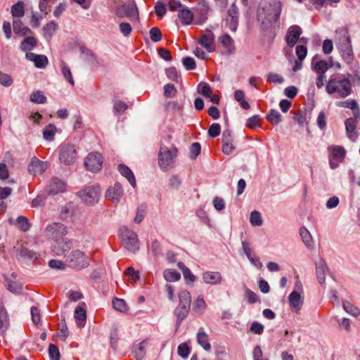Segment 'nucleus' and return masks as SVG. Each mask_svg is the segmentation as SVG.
<instances>
[{"instance_id":"nucleus-1","label":"nucleus","mask_w":360,"mask_h":360,"mask_svg":"<svg viewBox=\"0 0 360 360\" xmlns=\"http://www.w3.org/2000/svg\"><path fill=\"white\" fill-rule=\"evenodd\" d=\"M178 152L177 148L174 144L169 148L163 144L160 145L158 153V165L162 170L168 171L174 167Z\"/></svg>"},{"instance_id":"nucleus-2","label":"nucleus","mask_w":360,"mask_h":360,"mask_svg":"<svg viewBox=\"0 0 360 360\" xmlns=\"http://www.w3.org/2000/svg\"><path fill=\"white\" fill-rule=\"evenodd\" d=\"M191 304V295L188 290H181L179 293V304L174 309L176 316V326L179 327L182 321L188 316Z\"/></svg>"},{"instance_id":"nucleus-3","label":"nucleus","mask_w":360,"mask_h":360,"mask_svg":"<svg viewBox=\"0 0 360 360\" xmlns=\"http://www.w3.org/2000/svg\"><path fill=\"white\" fill-rule=\"evenodd\" d=\"M326 91L329 94L338 92L340 97L345 98L352 92L351 83L348 79H330L327 83Z\"/></svg>"},{"instance_id":"nucleus-4","label":"nucleus","mask_w":360,"mask_h":360,"mask_svg":"<svg viewBox=\"0 0 360 360\" xmlns=\"http://www.w3.org/2000/svg\"><path fill=\"white\" fill-rule=\"evenodd\" d=\"M270 0H261L257 11V21L264 35H267L270 27Z\"/></svg>"},{"instance_id":"nucleus-5","label":"nucleus","mask_w":360,"mask_h":360,"mask_svg":"<svg viewBox=\"0 0 360 360\" xmlns=\"http://www.w3.org/2000/svg\"><path fill=\"white\" fill-rule=\"evenodd\" d=\"M68 266L75 270H82L89 266V258L82 251L79 250L70 252L66 259Z\"/></svg>"},{"instance_id":"nucleus-6","label":"nucleus","mask_w":360,"mask_h":360,"mask_svg":"<svg viewBox=\"0 0 360 360\" xmlns=\"http://www.w3.org/2000/svg\"><path fill=\"white\" fill-rule=\"evenodd\" d=\"M120 236L122 245L129 251L134 253L139 249L137 235L132 230L122 227L120 229Z\"/></svg>"},{"instance_id":"nucleus-7","label":"nucleus","mask_w":360,"mask_h":360,"mask_svg":"<svg viewBox=\"0 0 360 360\" xmlns=\"http://www.w3.org/2000/svg\"><path fill=\"white\" fill-rule=\"evenodd\" d=\"M100 194L101 188L98 185L87 186L77 193L82 202L89 206L94 205L98 202Z\"/></svg>"},{"instance_id":"nucleus-8","label":"nucleus","mask_w":360,"mask_h":360,"mask_svg":"<svg viewBox=\"0 0 360 360\" xmlns=\"http://www.w3.org/2000/svg\"><path fill=\"white\" fill-rule=\"evenodd\" d=\"M77 156L76 147L70 143H64L59 147V160L65 165L75 162Z\"/></svg>"},{"instance_id":"nucleus-9","label":"nucleus","mask_w":360,"mask_h":360,"mask_svg":"<svg viewBox=\"0 0 360 360\" xmlns=\"http://www.w3.org/2000/svg\"><path fill=\"white\" fill-rule=\"evenodd\" d=\"M115 14L119 18H127L131 21H136L139 20L138 8L134 1L127 4H123L117 7L115 9Z\"/></svg>"},{"instance_id":"nucleus-10","label":"nucleus","mask_w":360,"mask_h":360,"mask_svg":"<svg viewBox=\"0 0 360 360\" xmlns=\"http://www.w3.org/2000/svg\"><path fill=\"white\" fill-rule=\"evenodd\" d=\"M67 233L66 227L61 223L49 224L44 230V235L48 238H60Z\"/></svg>"},{"instance_id":"nucleus-11","label":"nucleus","mask_w":360,"mask_h":360,"mask_svg":"<svg viewBox=\"0 0 360 360\" xmlns=\"http://www.w3.org/2000/svg\"><path fill=\"white\" fill-rule=\"evenodd\" d=\"M103 158L99 153H90L86 158L84 165L86 169L92 172H96L101 169Z\"/></svg>"},{"instance_id":"nucleus-12","label":"nucleus","mask_w":360,"mask_h":360,"mask_svg":"<svg viewBox=\"0 0 360 360\" xmlns=\"http://www.w3.org/2000/svg\"><path fill=\"white\" fill-rule=\"evenodd\" d=\"M72 246V241L63 238L60 240H56L52 245L51 251L54 255L63 256L68 252Z\"/></svg>"},{"instance_id":"nucleus-13","label":"nucleus","mask_w":360,"mask_h":360,"mask_svg":"<svg viewBox=\"0 0 360 360\" xmlns=\"http://www.w3.org/2000/svg\"><path fill=\"white\" fill-rule=\"evenodd\" d=\"M214 34L210 30H205L198 39V44L203 46L208 52L215 50Z\"/></svg>"},{"instance_id":"nucleus-14","label":"nucleus","mask_w":360,"mask_h":360,"mask_svg":"<svg viewBox=\"0 0 360 360\" xmlns=\"http://www.w3.org/2000/svg\"><path fill=\"white\" fill-rule=\"evenodd\" d=\"M302 34V29L298 25H292L288 28L285 36L286 43L288 46L293 47Z\"/></svg>"},{"instance_id":"nucleus-15","label":"nucleus","mask_w":360,"mask_h":360,"mask_svg":"<svg viewBox=\"0 0 360 360\" xmlns=\"http://www.w3.org/2000/svg\"><path fill=\"white\" fill-rule=\"evenodd\" d=\"M123 195V189L120 184L116 183L113 186L109 187L105 193V197L114 202H118Z\"/></svg>"},{"instance_id":"nucleus-16","label":"nucleus","mask_w":360,"mask_h":360,"mask_svg":"<svg viewBox=\"0 0 360 360\" xmlns=\"http://www.w3.org/2000/svg\"><path fill=\"white\" fill-rule=\"evenodd\" d=\"M46 169V162L41 161L35 157L32 158L28 166L29 172L34 175L41 174Z\"/></svg>"},{"instance_id":"nucleus-17","label":"nucleus","mask_w":360,"mask_h":360,"mask_svg":"<svg viewBox=\"0 0 360 360\" xmlns=\"http://www.w3.org/2000/svg\"><path fill=\"white\" fill-rule=\"evenodd\" d=\"M229 18L226 20L229 28L233 31H236L238 18V9L235 4H233L228 10Z\"/></svg>"},{"instance_id":"nucleus-18","label":"nucleus","mask_w":360,"mask_h":360,"mask_svg":"<svg viewBox=\"0 0 360 360\" xmlns=\"http://www.w3.org/2000/svg\"><path fill=\"white\" fill-rule=\"evenodd\" d=\"M335 37L338 39V46L339 48L351 45V39L349 32L346 27H340L335 32Z\"/></svg>"},{"instance_id":"nucleus-19","label":"nucleus","mask_w":360,"mask_h":360,"mask_svg":"<svg viewBox=\"0 0 360 360\" xmlns=\"http://www.w3.org/2000/svg\"><path fill=\"white\" fill-rule=\"evenodd\" d=\"M27 60L34 62V65L38 68H45L49 63L48 58L44 55H37L32 52L26 53Z\"/></svg>"},{"instance_id":"nucleus-20","label":"nucleus","mask_w":360,"mask_h":360,"mask_svg":"<svg viewBox=\"0 0 360 360\" xmlns=\"http://www.w3.org/2000/svg\"><path fill=\"white\" fill-rule=\"evenodd\" d=\"M289 304L292 311L297 313L303 305V299L297 291H292L289 297Z\"/></svg>"},{"instance_id":"nucleus-21","label":"nucleus","mask_w":360,"mask_h":360,"mask_svg":"<svg viewBox=\"0 0 360 360\" xmlns=\"http://www.w3.org/2000/svg\"><path fill=\"white\" fill-rule=\"evenodd\" d=\"M66 188L65 183L61 179L54 177L51 179V183L48 188V192L50 194L56 195L65 191Z\"/></svg>"},{"instance_id":"nucleus-22","label":"nucleus","mask_w":360,"mask_h":360,"mask_svg":"<svg viewBox=\"0 0 360 360\" xmlns=\"http://www.w3.org/2000/svg\"><path fill=\"white\" fill-rule=\"evenodd\" d=\"M328 271V267L326 261L323 258H321L316 262V272L319 283L322 284L325 282V276L326 273Z\"/></svg>"},{"instance_id":"nucleus-23","label":"nucleus","mask_w":360,"mask_h":360,"mask_svg":"<svg viewBox=\"0 0 360 360\" xmlns=\"http://www.w3.org/2000/svg\"><path fill=\"white\" fill-rule=\"evenodd\" d=\"M316 58L317 56H315L312 59V68L318 75H325V73L329 69L330 66L326 60H321L316 61Z\"/></svg>"},{"instance_id":"nucleus-24","label":"nucleus","mask_w":360,"mask_h":360,"mask_svg":"<svg viewBox=\"0 0 360 360\" xmlns=\"http://www.w3.org/2000/svg\"><path fill=\"white\" fill-rule=\"evenodd\" d=\"M203 281L209 284L216 285L221 281V276L219 272L207 271L202 274Z\"/></svg>"},{"instance_id":"nucleus-25","label":"nucleus","mask_w":360,"mask_h":360,"mask_svg":"<svg viewBox=\"0 0 360 360\" xmlns=\"http://www.w3.org/2000/svg\"><path fill=\"white\" fill-rule=\"evenodd\" d=\"M118 170L120 174L127 179L130 184L134 188L136 187V179L131 170L124 165H120Z\"/></svg>"},{"instance_id":"nucleus-26","label":"nucleus","mask_w":360,"mask_h":360,"mask_svg":"<svg viewBox=\"0 0 360 360\" xmlns=\"http://www.w3.org/2000/svg\"><path fill=\"white\" fill-rule=\"evenodd\" d=\"M9 326L7 311L2 306L0 307V333L4 334Z\"/></svg>"},{"instance_id":"nucleus-27","label":"nucleus","mask_w":360,"mask_h":360,"mask_svg":"<svg viewBox=\"0 0 360 360\" xmlns=\"http://www.w3.org/2000/svg\"><path fill=\"white\" fill-rule=\"evenodd\" d=\"M207 304L204 298L201 296H199L193 303V312L195 315H201L204 313Z\"/></svg>"},{"instance_id":"nucleus-28","label":"nucleus","mask_w":360,"mask_h":360,"mask_svg":"<svg viewBox=\"0 0 360 360\" xmlns=\"http://www.w3.org/2000/svg\"><path fill=\"white\" fill-rule=\"evenodd\" d=\"M219 41L221 45L227 49L229 53H232L235 49L234 42L231 36L228 34L219 37Z\"/></svg>"},{"instance_id":"nucleus-29","label":"nucleus","mask_w":360,"mask_h":360,"mask_svg":"<svg viewBox=\"0 0 360 360\" xmlns=\"http://www.w3.org/2000/svg\"><path fill=\"white\" fill-rule=\"evenodd\" d=\"M178 17L183 25H190L193 20V14L188 8L181 9L178 14Z\"/></svg>"},{"instance_id":"nucleus-30","label":"nucleus","mask_w":360,"mask_h":360,"mask_svg":"<svg viewBox=\"0 0 360 360\" xmlns=\"http://www.w3.org/2000/svg\"><path fill=\"white\" fill-rule=\"evenodd\" d=\"M209 6L205 1H201L198 3V6L197 8L198 11H199L200 19L198 21V24L204 23L207 20V14L209 11Z\"/></svg>"},{"instance_id":"nucleus-31","label":"nucleus","mask_w":360,"mask_h":360,"mask_svg":"<svg viewBox=\"0 0 360 360\" xmlns=\"http://www.w3.org/2000/svg\"><path fill=\"white\" fill-rule=\"evenodd\" d=\"M300 235L302 239V241L307 248H310L313 247V238L309 231L305 227H302L300 229Z\"/></svg>"},{"instance_id":"nucleus-32","label":"nucleus","mask_w":360,"mask_h":360,"mask_svg":"<svg viewBox=\"0 0 360 360\" xmlns=\"http://www.w3.org/2000/svg\"><path fill=\"white\" fill-rule=\"evenodd\" d=\"M75 318L77 321V323L78 327H84L86 319V311L80 307H76L75 310Z\"/></svg>"},{"instance_id":"nucleus-33","label":"nucleus","mask_w":360,"mask_h":360,"mask_svg":"<svg viewBox=\"0 0 360 360\" xmlns=\"http://www.w3.org/2000/svg\"><path fill=\"white\" fill-rule=\"evenodd\" d=\"M56 127L53 124H49L43 130V137L48 141H52L56 134Z\"/></svg>"},{"instance_id":"nucleus-34","label":"nucleus","mask_w":360,"mask_h":360,"mask_svg":"<svg viewBox=\"0 0 360 360\" xmlns=\"http://www.w3.org/2000/svg\"><path fill=\"white\" fill-rule=\"evenodd\" d=\"M37 42V39L33 37H25L21 42L20 49L24 51H31L36 46Z\"/></svg>"},{"instance_id":"nucleus-35","label":"nucleus","mask_w":360,"mask_h":360,"mask_svg":"<svg viewBox=\"0 0 360 360\" xmlns=\"http://www.w3.org/2000/svg\"><path fill=\"white\" fill-rule=\"evenodd\" d=\"M197 340L198 344L205 350L208 351L210 349L211 345L209 342L208 335L205 331H200L198 333Z\"/></svg>"},{"instance_id":"nucleus-36","label":"nucleus","mask_w":360,"mask_h":360,"mask_svg":"<svg viewBox=\"0 0 360 360\" xmlns=\"http://www.w3.org/2000/svg\"><path fill=\"white\" fill-rule=\"evenodd\" d=\"M343 60L348 64L351 63L353 60V51L352 45L345 46V47L339 48Z\"/></svg>"},{"instance_id":"nucleus-37","label":"nucleus","mask_w":360,"mask_h":360,"mask_svg":"<svg viewBox=\"0 0 360 360\" xmlns=\"http://www.w3.org/2000/svg\"><path fill=\"white\" fill-rule=\"evenodd\" d=\"M345 127L348 137L350 139L354 141L356 139V136L354 134L356 129V124L353 118L347 119L345 121Z\"/></svg>"},{"instance_id":"nucleus-38","label":"nucleus","mask_w":360,"mask_h":360,"mask_svg":"<svg viewBox=\"0 0 360 360\" xmlns=\"http://www.w3.org/2000/svg\"><path fill=\"white\" fill-rule=\"evenodd\" d=\"M342 307L345 311L351 314L352 316L354 317H357L360 315V310L358 307L353 305L351 302L348 301H343L342 302Z\"/></svg>"},{"instance_id":"nucleus-39","label":"nucleus","mask_w":360,"mask_h":360,"mask_svg":"<svg viewBox=\"0 0 360 360\" xmlns=\"http://www.w3.org/2000/svg\"><path fill=\"white\" fill-rule=\"evenodd\" d=\"M11 14L15 19L16 18H21L24 15V4L22 1H19L12 6Z\"/></svg>"},{"instance_id":"nucleus-40","label":"nucleus","mask_w":360,"mask_h":360,"mask_svg":"<svg viewBox=\"0 0 360 360\" xmlns=\"http://www.w3.org/2000/svg\"><path fill=\"white\" fill-rule=\"evenodd\" d=\"M147 342L146 340L142 341L138 345L134 347V355L137 360H142L146 354V346Z\"/></svg>"},{"instance_id":"nucleus-41","label":"nucleus","mask_w":360,"mask_h":360,"mask_svg":"<svg viewBox=\"0 0 360 360\" xmlns=\"http://www.w3.org/2000/svg\"><path fill=\"white\" fill-rule=\"evenodd\" d=\"M57 29V24L51 21L47 23L43 28L44 37L51 39Z\"/></svg>"},{"instance_id":"nucleus-42","label":"nucleus","mask_w":360,"mask_h":360,"mask_svg":"<svg viewBox=\"0 0 360 360\" xmlns=\"http://www.w3.org/2000/svg\"><path fill=\"white\" fill-rule=\"evenodd\" d=\"M165 278L169 282L178 281L181 278V275L175 270L166 269L163 273Z\"/></svg>"},{"instance_id":"nucleus-43","label":"nucleus","mask_w":360,"mask_h":360,"mask_svg":"<svg viewBox=\"0 0 360 360\" xmlns=\"http://www.w3.org/2000/svg\"><path fill=\"white\" fill-rule=\"evenodd\" d=\"M250 221L252 226H260L262 225L263 221L261 214L258 211H252L250 213Z\"/></svg>"},{"instance_id":"nucleus-44","label":"nucleus","mask_w":360,"mask_h":360,"mask_svg":"<svg viewBox=\"0 0 360 360\" xmlns=\"http://www.w3.org/2000/svg\"><path fill=\"white\" fill-rule=\"evenodd\" d=\"M30 101L35 103H44L46 101V97L42 91H37L31 94Z\"/></svg>"},{"instance_id":"nucleus-45","label":"nucleus","mask_w":360,"mask_h":360,"mask_svg":"<svg viewBox=\"0 0 360 360\" xmlns=\"http://www.w3.org/2000/svg\"><path fill=\"white\" fill-rule=\"evenodd\" d=\"M198 91L205 97H210L212 94V90L208 84L205 82H200L198 87Z\"/></svg>"},{"instance_id":"nucleus-46","label":"nucleus","mask_w":360,"mask_h":360,"mask_svg":"<svg viewBox=\"0 0 360 360\" xmlns=\"http://www.w3.org/2000/svg\"><path fill=\"white\" fill-rule=\"evenodd\" d=\"M16 225L22 231H26L30 229V224L28 219L24 216H20L16 219Z\"/></svg>"},{"instance_id":"nucleus-47","label":"nucleus","mask_w":360,"mask_h":360,"mask_svg":"<svg viewBox=\"0 0 360 360\" xmlns=\"http://www.w3.org/2000/svg\"><path fill=\"white\" fill-rule=\"evenodd\" d=\"M60 67H61V71H62V73H63L64 77L69 82L70 84H72V86H74V80L72 77V73H71L70 68L63 62L62 63Z\"/></svg>"},{"instance_id":"nucleus-48","label":"nucleus","mask_w":360,"mask_h":360,"mask_svg":"<svg viewBox=\"0 0 360 360\" xmlns=\"http://www.w3.org/2000/svg\"><path fill=\"white\" fill-rule=\"evenodd\" d=\"M127 108V105L124 102L120 100H115L114 101L113 110L115 114H122Z\"/></svg>"},{"instance_id":"nucleus-49","label":"nucleus","mask_w":360,"mask_h":360,"mask_svg":"<svg viewBox=\"0 0 360 360\" xmlns=\"http://www.w3.org/2000/svg\"><path fill=\"white\" fill-rule=\"evenodd\" d=\"M112 305L115 309L120 311H124L127 310V304L124 300L115 298L112 300Z\"/></svg>"},{"instance_id":"nucleus-50","label":"nucleus","mask_w":360,"mask_h":360,"mask_svg":"<svg viewBox=\"0 0 360 360\" xmlns=\"http://www.w3.org/2000/svg\"><path fill=\"white\" fill-rule=\"evenodd\" d=\"M49 354L51 359L60 360V352L58 347L56 345L50 344L49 347Z\"/></svg>"},{"instance_id":"nucleus-51","label":"nucleus","mask_w":360,"mask_h":360,"mask_svg":"<svg viewBox=\"0 0 360 360\" xmlns=\"http://www.w3.org/2000/svg\"><path fill=\"white\" fill-rule=\"evenodd\" d=\"M221 133V126L218 123H213L208 129L210 136L214 138L218 136Z\"/></svg>"},{"instance_id":"nucleus-52","label":"nucleus","mask_w":360,"mask_h":360,"mask_svg":"<svg viewBox=\"0 0 360 360\" xmlns=\"http://www.w3.org/2000/svg\"><path fill=\"white\" fill-rule=\"evenodd\" d=\"M201 150L200 144L198 142L193 143L190 147V158L195 159L200 154Z\"/></svg>"},{"instance_id":"nucleus-53","label":"nucleus","mask_w":360,"mask_h":360,"mask_svg":"<svg viewBox=\"0 0 360 360\" xmlns=\"http://www.w3.org/2000/svg\"><path fill=\"white\" fill-rule=\"evenodd\" d=\"M150 37L153 41L158 42L160 41L162 39V33L159 28L158 27H153L150 29Z\"/></svg>"},{"instance_id":"nucleus-54","label":"nucleus","mask_w":360,"mask_h":360,"mask_svg":"<svg viewBox=\"0 0 360 360\" xmlns=\"http://www.w3.org/2000/svg\"><path fill=\"white\" fill-rule=\"evenodd\" d=\"M176 94V89L173 84H167L164 86V96L167 98L174 97Z\"/></svg>"},{"instance_id":"nucleus-55","label":"nucleus","mask_w":360,"mask_h":360,"mask_svg":"<svg viewBox=\"0 0 360 360\" xmlns=\"http://www.w3.org/2000/svg\"><path fill=\"white\" fill-rule=\"evenodd\" d=\"M49 266L51 269L64 270V269H65V268L68 265H67V264H65L62 261L57 260V259H51L49 262Z\"/></svg>"},{"instance_id":"nucleus-56","label":"nucleus","mask_w":360,"mask_h":360,"mask_svg":"<svg viewBox=\"0 0 360 360\" xmlns=\"http://www.w3.org/2000/svg\"><path fill=\"white\" fill-rule=\"evenodd\" d=\"M124 274L130 277L131 281L132 283H136L139 277V272L136 271L133 267H128L125 270Z\"/></svg>"},{"instance_id":"nucleus-57","label":"nucleus","mask_w":360,"mask_h":360,"mask_svg":"<svg viewBox=\"0 0 360 360\" xmlns=\"http://www.w3.org/2000/svg\"><path fill=\"white\" fill-rule=\"evenodd\" d=\"M165 110L167 111H181L182 106L176 101H169L165 106Z\"/></svg>"},{"instance_id":"nucleus-58","label":"nucleus","mask_w":360,"mask_h":360,"mask_svg":"<svg viewBox=\"0 0 360 360\" xmlns=\"http://www.w3.org/2000/svg\"><path fill=\"white\" fill-rule=\"evenodd\" d=\"M13 79L9 75L0 71V84L4 86H10L13 84Z\"/></svg>"},{"instance_id":"nucleus-59","label":"nucleus","mask_w":360,"mask_h":360,"mask_svg":"<svg viewBox=\"0 0 360 360\" xmlns=\"http://www.w3.org/2000/svg\"><path fill=\"white\" fill-rule=\"evenodd\" d=\"M190 349L186 343H181L178 347V354L182 358L188 357Z\"/></svg>"},{"instance_id":"nucleus-60","label":"nucleus","mask_w":360,"mask_h":360,"mask_svg":"<svg viewBox=\"0 0 360 360\" xmlns=\"http://www.w3.org/2000/svg\"><path fill=\"white\" fill-rule=\"evenodd\" d=\"M183 64L186 70H194L196 67L195 60L191 57H185L182 60Z\"/></svg>"},{"instance_id":"nucleus-61","label":"nucleus","mask_w":360,"mask_h":360,"mask_svg":"<svg viewBox=\"0 0 360 360\" xmlns=\"http://www.w3.org/2000/svg\"><path fill=\"white\" fill-rule=\"evenodd\" d=\"M307 53V49L304 45H298L296 47V55L300 60H303Z\"/></svg>"},{"instance_id":"nucleus-62","label":"nucleus","mask_w":360,"mask_h":360,"mask_svg":"<svg viewBox=\"0 0 360 360\" xmlns=\"http://www.w3.org/2000/svg\"><path fill=\"white\" fill-rule=\"evenodd\" d=\"M60 340L62 341H65L69 335V332H68V328L66 325L65 319H63L61 321V328H60Z\"/></svg>"},{"instance_id":"nucleus-63","label":"nucleus","mask_w":360,"mask_h":360,"mask_svg":"<svg viewBox=\"0 0 360 360\" xmlns=\"http://www.w3.org/2000/svg\"><path fill=\"white\" fill-rule=\"evenodd\" d=\"M120 32L125 36H129L131 32V27L128 22H121L119 25Z\"/></svg>"},{"instance_id":"nucleus-64","label":"nucleus","mask_w":360,"mask_h":360,"mask_svg":"<svg viewBox=\"0 0 360 360\" xmlns=\"http://www.w3.org/2000/svg\"><path fill=\"white\" fill-rule=\"evenodd\" d=\"M293 120L302 125L306 122L305 114L301 110L296 111L294 112Z\"/></svg>"}]
</instances>
